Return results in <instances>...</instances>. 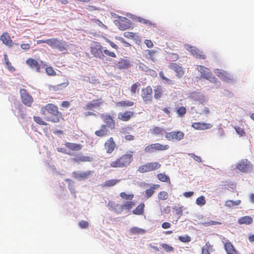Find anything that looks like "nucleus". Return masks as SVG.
Segmentation results:
<instances>
[{
  "label": "nucleus",
  "instance_id": "f257e3e1",
  "mask_svg": "<svg viewBox=\"0 0 254 254\" xmlns=\"http://www.w3.org/2000/svg\"><path fill=\"white\" fill-rule=\"evenodd\" d=\"M46 111L52 115V116L46 117L45 118L46 121L53 123H58L60 122V118L62 117V113L59 111L57 106L53 104L49 103L41 108L40 112L42 115H46Z\"/></svg>",
  "mask_w": 254,
  "mask_h": 254
},
{
  "label": "nucleus",
  "instance_id": "f03ea898",
  "mask_svg": "<svg viewBox=\"0 0 254 254\" xmlns=\"http://www.w3.org/2000/svg\"><path fill=\"white\" fill-rule=\"evenodd\" d=\"M133 159V152H127L126 154L117 158L115 160L111 161L110 163L109 167L110 168H127L132 162Z\"/></svg>",
  "mask_w": 254,
  "mask_h": 254
},
{
  "label": "nucleus",
  "instance_id": "7ed1b4c3",
  "mask_svg": "<svg viewBox=\"0 0 254 254\" xmlns=\"http://www.w3.org/2000/svg\"><path fill=\"white\" fill-rule=\"evenodd\" d=\"M49 46L52 49H57L60 52L66 51L67 50V44L66 42L63 40H59L58 38L49 39Z\"/></svg>",
  "mask_w": 254,
  "mask_h": 254
},
{
  "label": "nucleus",
  "instance_id": "20e7f679",
  "mask_svg": "<svg viewBox=\"0 0 254 254\" xmlns=\"http://www.w3.org/2000/svg\"><path fill=\"white\" fill-rule=\"evenodd\" d=\"M197 69L200 72V76L212 82H216L217 79L211 73L210 69L202 65H197Z\"/></svg>",
  "mask_w": 254,
  "mask_h": 254
},
{
  "label": "nucleus",
  "instance_id": "39448f33",
  "mask_svg": "<svg viewBox=\"0 0 254 254\" xmlns=\"http://www.w3.org/2000/svg\"><path fill=\"white\" fill-rule=\"evenodd\" d=\"M161 167V165L159 162H148L139 167L138 171L141 173H144L157 170L160 168Z\"/></svg>",
  "mask_w": 254,
  "mask_h": 254
},
{
  "label": "nucleus",
  "instance_id": "423d86ee",
  "mask_svg": "<svg viewBox=\"0 0 254 254\" xmlns=\"http://www.w3.org/2000/svg\"><path fill=\"white\" fill-rule=\"evenodd\" d=\"M169 148V145L168 144H162L159 143L151 144L147 145L144 148V151L146 153H152L154 151H164Z\"/></svg>",
  "mask_w": 254,
  "mask_h": 254
},
{
  "label": "nucleus",
  "instance_id": "0eeeda50",
  "mask_svg": "<svg viewBox=\"0 0 254 254\" xmlns=\"http://www.w3.org/2000/svg\"><path fill=\"white\" fill-rule=\"evenodd\" d=\"M152 89L150 86H147L141 89V97L145 104L152 102L153 100Z\"/></svg>",
  "mask_w": 254,
  "mask_h": 254
},
{
  "label": "nucleus",
  "instance_id": "6e6552de",
  "mask_svg": "<svg viewBox=\"0 0 254 254\" xmlns=\"http://www.w3.org/2000/svg\"><path fill=\"white\" fill-rule=\"evenodd\" d=\"M253 165L248 159H242L236 165V169L239 171L246 173L252 169Z\"/></svg>",
  "mask_w": 254,
  "mask_h": 254
},
{
  "label": "nucleus",
  "instance_id": "1a4fd4ad",
  "mask_svg": "<svg viewBox=\"0 0 254 254\" xmlns=\"http://www.w3.org/2000/svg\"><path fill=\"white\" fill-rule=\"evenodd\" d=\"M185 134L181 131H172L165 132V138L169 141H180L184 138Z\"/></svg>",
  "mask_w": 254,
  "mask_h": 254
},
{
  "label": "nucleus",
  "instance_id": "9d476101",
  "mask_svg": "<svg viewBox=\"0 0 254 254\" xmlns=\"http://www.w3.org/2000/svg\"><path fill=\"white\" fill-rule=\"evenodd\" d=\"M26 64L32 69H35L37 72H40L41 66H45L46 64L43 61H40L39 63L36 60L32 58H28L26 61Z\"/></svg>",
  "mask_w": 254,
  "mask_h": 254
},
{
  "label": "nucleus",
  "instance_id": "9b49d317",
  "mask_svg": "<svg viewBox=\"0 0 254 254\" xmlns=\"http://www.w3.org/2000/svg\"><path fill=\"white\" fill-rule=\"evenodd\" d=\"M20 94L22 103L28 107H31L34 100L33 97L28 93L26 89H20Z\"/></svg>",
  "mask_w": 254,
  "mask_h": 254
},
{
  "label": "nucleus",
  "instance_id": "f8f14e48",
  "mask_svg": "<svg viewBox=\"0 0 254 254\" xmlns=\"http://www.w3.org/2000/svg\"><path fill=\"white\" fill-rule=\"evenodd\" d=\"M90 52L96 58L102 59L104 57L103 47L99 43L94 42V45L90 47Z\"/></svg>",
  "mask_w": 254,
  "mask_h": 254
},
{
  "label": "nucleus",
  "instance_id": "ddd939ff",
  "mask_svg": "<svg viewBox=\"0 0 254 254\" xmlns=\"http://www.w3.org/2000/svg\"><path fill=\"white\" fill-rule=\"evenodd\" d=\"M214 73L222 80L225 82L233 81V77L230 74L221 69H215Z\"/></svg>",
  "mask_w": 254,
  "mask_h": 254
},
{
  "label": "nucleus",
  "instance_id": "4468645a",
  "mask_svg": "<svg viewBox=\"0 0 254 254\" xmlns=\"http://www.w3.org/2000/svg\"><path fill=\"white\" fill-rule=\"evenodd\" d=\"M185 48L195 58H197V59H203V60L206 58V56L203 53V52H200L196 47H193L189 44H186L185 45Z\"/></svg>",
  "mask_w": 254,
  "mask_h": 254
},
{
  "label": "nucleus",
  "instance_id": "2eb2a0df",
  "mask_svg": "<svg viewBox=\"0 0 254 254\" xmlns=\"http://www.w3.org/2000/svg\"><path fill=\"white\" fill-rule=\"evenodd\" d=\"M103 103V101L101 98L94 99L88 102L85 106L84 109L87 110L94 111L95 109L99 108Z\"/></svg>",
  "mask_w": 254,
  "mask_h": 254
},
{
  "label": "nucleus",
  "instance_id": "dca6fc26",
  "mask_svg": "<svg viewBox=\"0 0 254 254\" xmlns=\"http://www.w3.org/2000/svg\"><path fill=\"white\" fill-rule=\"evenodd\" d=\"M93 173V171L90 170L84 172L74 171L72 173V175L74 178L78 179L79 180H82L88 179L90 176L92 175Z\"/></svg>",
  "mask_w": 254,
  "mask_h": 254
},
{
  "label": "nucleus",
  "instance_id": "f3484780",
  "mask_svg": "<svg viewBox=\"0 0 254 254\" xmlns=\"http://www.w3.org/2000/svg\"><path fill=\"white\" fill-rule=\"evenodd\" d=\"M116 147V144L112 137L107 139L104 144L105 149L108 154L112 153L114 151Z\"/></svg>",
  "mask_w": 254,
  "mask_h": 254
},
{
  "label": "nucleus",
  "instance_id": "a211bd4d",
  "mask_svg": "<svg viewBox=\"0 0 254 254\" xmlns=\"http://www.w3.org/2000/svg\"><path fill=\"white\" fill-rule=\"evenodd\" d=\"M169 67L176 72V75L179 78H181L183 76L184 74V71L183 67L176 63H171L169 65Z\"/></svg>",
  "mask_w": 254,
  "mask_h": 254
},
{
  "label": "nucleus",
  "instance_id": "6ab92c4d",
  "mask_svg": "<svg viewBox=\"0 0 254 254\" xmlns=\"http://www.w3.org/2000/svg\"><path fill=\"white\" fill-rule=\"evenodd\" d=\"M134 113L130 111H126L123 113H120L118 114V118L119 120L124 121L127 122L131 118L133 117Z\"/></svg>",
  "mask_w": 254,
  "mask_h": 254
},
{
  "label": "nucleus",
  "instance_id": "aec40b11",
  "mask_svg": "<svg viewBox=\"0 0 254 254\" xmlns=\"http://www.w3.org/2000/svg\"><path fill=\"white\" fill-rule=\"evenodd\" d=\"M101 118L103 120L104 123H106L107 127L111 129L115 128V123L113 118L109 115H102Z\"/></svg>",
  "mask_w": 254,
  "mask_h": 254
},
{
  "label": "nucleus",
  "instance_id": "412c9836",
  "mask_svg": "<svg viewBox=\"0 0 254 254\" xmlns=\"http://www.w3.org/2000/svg\"><path fill=\"white\" fill-rule=\"evenodd\" d=\"M73 160L76 163L81 162H92L93 158L89 156H83L81 153H78L75 155Z\"/></svg>",
  "mask_w": 254,
  "mask_h": 254
},
{
  "label": "nucleus",
  "instance_id": "4be33fe9",
  "mask_svg": "<svg viewBox=\"0 0 254 254\" xmlns=\"http://www.w3.org/2000/svg\"><path fill=\"white\" fill-rule=\"evenodd\" d=\"M224 247L227 254H238L232 243L229 240L225 241Z\"/></svg>",
  "mask_w": 254,
  "mask_h": 254
},
{
  "label": "nucleus",
  "instance_id": "5701e85b",
  "mask_svg": "<svg viewBox=\"0 0 254 254\" xmlns=\"http://www.w3.org/2000/svg\"><path fill=\"white\" fill-rule=\"evenodd\" d=\"M105 125H102L100 129L95 131V134L99 137H104L109 134V130Z\"/></svg>",
  "mask_w": 254,
  "mask_h": 254
},
{
  "label": "nucleus",
  "instance_id": "b1692460",
  "mask_svg": "<svg viewBox=\"0 0 254 254\" xmlns=\"http://www.w3.org/2000/svg\"><path fill=\"white\" fill-rule=\"evenodd\" d=\"M212 125L208 123L196 122L192 124V127L195 129L204 130L211 128Z\"/></svg>",
  "mask_w": 254,
  "mask_h": 254
},
{
  "label": "nucleus",
  "instance_id": "393cba45",
  "mask_svg": "<svg viewBox=\"0 0 254 254\" xmlns=\"http://www.w3.org/2000/svg\"><path fill=\"white\" fill-rule=\"evenodd\" d=\"M130 66V61L127 59H121L116 64V67L120 69H127Z\"/></svg>",
  "mask_w": 254,
  "mask_h": 254
},
{
  "label": "nucleus",
  "instance_id": "a878e982",
  "mask_svg": "<svg viewBox=\"0 0 254 254\" xmlns=\"http://www.w3.org/2000/svg\"><path fill=\"white\" fill-rule=\"evenodd\" d=\"M158 51L157 50H146L145 51V56L147 59L155 62L158 55Z\"/></svg>",
  "mask_w": 254,
  "mask_h": 254
},
{
  "label": "nucleus",
  "instance_id": "bb28decb",
  "mask_svg": "<svg viewBox=\"0 0 254 254\" xmlns=\"http://www.w3.org/2000/svg\"><path fill=\"white\" fill-rule=\"evenodd\" d=\"M0 40L5 45L9 47H11L12 46L13 42L7 33H4L2 34L0 37Z\"/></svg>",
  "mask_w": 254,
  "mask_h": 254
},
{
  "label": "nucleus",
  "instance_id": "cd10ccee",
  "mask_svg": "<svg viewBox=\"0 0 254 254\" xmlns=\"http://www.w3.org/2000/svg\"><path fill=\"white\" fill-rule=\"evenodd\" d=\"M135 206V202L127 201L120 206V212L124 210L129 211Z\"/></svg>",
  "mask_w": 254,
  "mask_h": 254
},
{
  "label": "nucleus",
  "instance_id": "c85d7f7f",
  "mask_svg": "<svg viewBox=\"0 0 254 254\" xmlns=\"http://www.w3.org/2000/svg\"><path fill=\"white\" fill-rule=\"evenodd\" d=\"M65 146L69 149L72 151H79L82 148V145L80 144L66 142Z\"/></svg>",
  "mask_w": 254,
  "mask_h": 254
},
{
  "label": "nucleus",
  "instance_id": "c756f323",
  "mask_svg": "<svg viewBox=\"0 0 254 254\" xmlns=\"http://www.w3.org/2000/svg\"><path fill=\"white\" fill-rule=\"evenodd\" d=\"M253 222V219L250 216H245L240 217L238 221L239 224L250 225Z\"/></svg>",
  "mask_w": 254,
  "mask_h": 254
},
{
  "label": "nucleus",
  "instance_id": "7c9ffc66",
  "mask_svg": "<svg viewBox=\"0 0 254 254\" xmlns=\"http://www.w3.org/2000/svg\"><path fill=\"white\" fill-rule=\"evenodd\" d=\"M159 187V185H152L149 189L146 190L145 191L146 197L147 198L150 197L155 192V190L158 189Z\"/></svg>",
  "mask_w": 254,
  "mask_h": 254
},
{
  "label": "nucleus",
  "instance_id": "2f4dec72",
  "mask_svg": "<svg viewBox=\"0 0 254 254\" xmlns=\"http://www.w3.org/2000/svg\"><path fill=\"white\" fill-rule=\"evenodd\" d=\"M134 102L129 100L121 101L116 103L118 107H128L133 106Z\"/></svg>",
  "mask_w": 254,
  "mask_h": 254
},
{
  "label": "nucleus",
  "instance_id": "473e14b6",
  "mask_svg": "<svg viewBox=\"0 0 254 254\" xmlns=\"http://www.w3.org/2000/svg\"><path fill=\"white\" fill-rule=\"evenodd\" d=\"M154 97L155 99H159L163 95V91L162 87L160 85L157 86L154 90Z\"/></svg>",
  "mask_w": 254,
  "mask_h": 254
},
{
  "label": "nucleus",
  "instance_id": "72a5a7b5",
  "mask_svg": "<svg viewBox=\"0 0 254 254\" xmlns=\"http://www.w3.org/2000/svg\"><path fill=\"white\" fill-rule=\"evenodd\" d=\"M108 206L110 207V209L115 210L116 212H120L121 205L117 203L116 202L114 201H109L108 203Z\"/></svg>",
  "mask_w": 254,
  "mask_h": 254
},
{
  "label": "nucleus",
  "instance_id": "f704fd0d",
  "mask_svg": "<svg viewBox=\"0 0 254 254\" xmlns=\"http://www.w3.org/2000/svg\"><path fill=\"white\" fill-rule=\"evenodd\" d=\"M120 181V179H111L107 180L105 182L103 185H102V187L109 188L113 187L119 183Z\"/></svg>",
  "mask_w": 254,
  "mask_h": 254
},
{
  "label": "nucleus",
  "instance_id": "c9c22d12",
  "mask_svg": "<svg viewBox=\"0 0 254 254\" xmlns=\"http://www.w3.org/2000/svg\"><path fill=\"white\" fill-rule=\"evenodd\" d=\"M69 84V81L67 79L65 78L64 82L57 85L52 86L51 88L55 91L61 90L64 88L66 87Z\"/></svg>",
  "mask_w": 254,
  "mask_h": 254
},
{
  "label": "nucleus",
  "instance_id": "e433bc0d",
  "mask_svg": "<svg viewBox=\"0 0 254 254\" xmlns=\"http://www.w3.org/2000/svg\"><path fill=\"white\" fill-rule=\"evenodd\" d=\"M165 132H166L164 128L158 127H154L151 130V133L155 135H162Z\"/></svg>",
  "mask_w": 254,
  "mask_h": 254
},
{
  "label": "nucleus",
  "instance_id": "4c0bfd02",
  "mask_svg": "<svg viewBox=\"0 0 254 254\" xmlns=\"http://www.w3.org/2000/svg\"><path fill=\"white\" fill-rule=\"evenodd\" d=\"M144 204L141 203L133 210V214L138 215H142L144 212Z\"/></svg>",
  "mask_w": 254,
  "mask_h": 254
},
{
  "label": "nucleus",
  "instance_id": "58836bf2",
  "mask_svg": "<svg viewBox=\"0 0 254 254\" xmlns=\"http://www.w3.org/2000/svg\"><path fill=\"white\" fill-rule=\"evenodd\" d=\"M157 177L162 182L168 183L169 184L171 183L169 177L165 173H159L157 175Z\"/></svg>",
  "mask_w": 254,
  "mask_h": 254
},
{
  "label": "nucleus",
  "instance_id": "ea45409f",
  "mask_svg": "<svg viewBox=\"0 0 254 254\" xmlns=\"http://www.w3.org/2000/svg\"><path fill=\"white\" fill-rule=\"evenodd\" d=\"M140 86V84L138 82L134 83L131 86L130 92L132 95L136 94L138 93Z\"/></svg>",
  "mask_w": 254,
  "mask_h": 254
},
{
  "label": "nucleus",
  "instance_id": "a19ab883",
  "mask_svg": "<svg viewBox=\"0 0 254 254\" xmlns=\"http://www.w3.org/2000/svg\"><path fill=\"white\" fill-rule=\"evenodd\" d=\"M120 195L122 199L128 201L132 200L134 197L133 193L127 194L126 192H121Z\"/></svg>",
  "mask_w": 254,
  "mask_h": 254
},
{
  "label": "nucleus",
  "instance_id": "79ce46f5",
  "mask_svg": "<svg viewBox=\"0 0 254 254\" xmlns=\"http://www.w3.org/2000/svg\"><path fill=\"white\" fill-rule=\"evenodd\" d=\"M130 232L133 234H143L145 233V231L143 229L133 227L130 229Z\"/></svg>",
  "mask_w": 254,
  "mask_h": 254
},
{
  "label": "nucleus",
  "instance_id": "37998d69",
  "mask_svg": "<svg viewBox=\"0 0 254 254\" xmlns=\"http://www.w3.org/2000/svg\"><path fill=\"white\" fill-rule=\"evenodd\" d=\"M124 36L127 38L137 39L139 36L137 34L131 32H125L124 33Z\"/></svg>",
  "mask_w": 254,
  "mask_h": 254
},
{
  "label": "nucleus",
  "instance_id": "c03bdc74",
  "mask_svg": "<svg viewBox=\"0 0 254 254\" xmlns=\"http://www.w3.org/2000/svg\"><path fill=\"white\" fill-rule=\"evenodd\" d=\"M159 76L161 79L164 81V83L168 84H174V81L168 78H167L165 75L163 71H160L159 72Z\"/></svg>",
  "mask_w": 254,
  "mask_h": 254
},
{
  "label": "nucleus",
  "instance_id": "a18cd8bd",
  "mask_svg": "<svg viewBox=\"0 0 254 254\" xmlns=\"http://www.w3.org/2000/svg\"><path fill=\"white\" fill-rule=\"evenodd\" d=\"M169 197L168 193L165 191H161L158 193V198L159 200H164L168 199Z\"/></svg>",
  "mask_w": 254,
  "mask_h": 254
},
{
  "label": "nucleus",
  "instance_id": "49530a36",
  "mask_svg": "<svg viewBox=\"0 0 254 254\" xmlns=\"http://www.w3.org/2000/svg\"><path fill=\"white\" fill-rule=\"evenodd\" d=\"M136 20L137 21L140 22V23H143V24H148V25H154L151 21H150V20H148V19H144V18H143L141 17H138L136 18Z\"/></svg>",
  "mask_w": 254,
  "mask_h": 254
},
{
  "label": "nucleus",
  "instance_id": "de8ad7c7",
  "mask_svg": "<svg viewBox=\"0 0 254 254\" xmlns=\"http://www.w3.org/2000/svg\"><path fill=\"white\" fill-rule=\"evenodd\" d=\"M206 203V200L205 199V197L203 195H201L198 198H197L196 200V203L200 206L204 205Z\"/></svg>",
  "mask_w": 254,
  "mask_h": 254
},
{
  "label": "nucleus",
  "instance_id": "09e8293b",
  "mask_svg": "<svg viewBox=\"0 0 254 254\" xmlns=\"http://www.w3.org/2000/svg\"><path fill=\"white\" fill-rule=\"evenodd\" d=\"M241 203V200L233 201L228 200L226 202V205L228 207H231L235 205H238Z\"/></svg>",
  "mask_w": 254,
  "mask_h": 254
},
{
  "label": "nucleus",
  "instance_id": "8fccbe9b",
  "mask_svg": "<svg viewBox=\"0 0 254 254\" xmlns=\"http://www.w3.org/2000/svg\"><path fill=\"white\" fill-rule=\"evenodd\" d=\"M186 112L187 109L184 106L180 107L177 110V114L181 117H183L186 114Z\"/></svg>",
  "mask_w": 254,
  "mask_h": 254
},
{
  "label": "nucleus",
  "instance_id": "3c124183",
  "mask_svg": "<svg viewBox=\"0 0 254 254\" xmlns=\"http://www.w3.org/2000/svg\"><path fill=\"white\" fill-rule=\"evenodd\" d=\"M46 72L48 75L55 76L57 74L56 72L51 66L47 67L46 68Z\"/></svg>",
  "mask_w": 254,
  "mask_h": 254
},
{
  "label": "nucleus",
  "instance_id": "603ef678",
  "mask_svg": "<svg viewBox=\"0 0 254 254\" xmlns=\"http://www.w3.org/2000/svg\"><path fill=\"white\" fill-rule=\"evenodd\" d=\"M34 121L38 124L40 125H44L46 126L47 124V123L44 122L41 117L38 116H34Z\"/></svg>",
  "mask_w": 254,
  "mask_h": 254
},
{
  "label": "nucleus",
  "instance_id": "864d4df0",
  "mask_svg": "<svg viewBox=\"0 0 254 254\" xmlns=\"http://www.w3.org/2000/svg\"><path fill=\"white\" fill-rule=\"evenodd\" d=\"M161 247L167 252H173L174 250V249L173 247L167 244H162L161 245Z\"/></svg>",
  "mask_w": 254,
  "mask_h": 254
},
{
  "label": "nucleus",
  "instance_id": "5fc2aeb1",
  "mask_svg": "<svg viewBox=\"0 0 254 254\" xmlns=\"http://www.w3.org/2000/svg\"><path fill=\"white\" fill-rule=\"evenodd\" d=\"M179 240L182 242L188 243L190 241L191 238L188 235L180 236L179 237Z\"/></svg>",
  "mask_w": 254,
  "mask_h": 254
},
{
  "label": "nucleus",
  "instance_id": "6e6d98bb",
  "mask_svg": "<svg viewBox=\"0 0 254 254\" xmlns=\"http://www.w3.org/2000/svg\"><path fill=\"white\" fill-rule=\"evenodd\" d=\"M234 128L237 132V133L240 136H243L245 135V132L244 129L243 128L240 127H235Z\"/></svg>",
  "mask_w": 254,
  "mask_h": 254
},
{
  "label": "nucleus",
  "instance_id": "4d7b16f0",
  "mask_svg": "<svg viewBox=\"0 0 254 254\" xmlns=\"http://www.w3.org/2000/svg\"><path fill=\"white\" fill-rule=\"evenodd\" d=\"M92 21L97 24L99 26L102 27L105 29H107L108 27L106 25L104 24L99 19H92Z\"/></svg>",
  "mask_w": 254,
  "mask_h": 254
},
{
  "label": "nucleus",
  "instance_id": "13d9d810",
  "mask_svg": "<svg viewBox=\"0 0 254 254\" xmlns=\"http://www.w3.org/2000/svg\"><path fill=\"white\" fill-rule=\"evenodd\" d=\"M103 53H104L106 55L112 57V58H116V55L115 53L113 52H110L109 50L105 49L103 50Z\"/></svg>",
  "mask_w": 254,
  "mask_h": 254
},
{
  "label": "nucleus",
  "instance_id": "bf43d9fd",
  "mask_svg": "<svg viewBox=\"0 0 254 254\" xmlns=\"http://www.w3.org/2000/svg\"><path fill=\"white\" fill-rule=\"evenodd\" d=\"M79 225L80 228L85 229L88 227L89 224L87 221L82 220L79 222Z\"/></svg>",
  "mask_w": 254,
  "mask_h": 254
},
{
  "label": "nucleus",
  "instance_id": "052dcab7",
  "mask_svg": "<svg viewBox=\"0 0 254 254\" xmlns=\"http://www.w3.org/2000/svg\"><path fill=\"white\" fill-rule=\"evenodd\" d=\"M175 210V214L179 216H181L183 214V206L174 208Z\"/></svg>",
  "mask_w": 254,
  "mask_h": 254
},
{
  "label": "nucleus",
  "instance_id": "680f3d73",
  "mask_svg": "<svg viewBox=\"0 0 254 254\" xmlns=\"http://www.w3.org/2000/svg\"><path fill=\"white\" fill-rule=\"evenodd\" d=\"M138 68L140 70L143 71H147L148 70V67L143 63H140L138 65Z\"/></svg>",
  "mask_w": 254,
  "mask_h": 254
},
{
  "label": "nucleus",
  "instance_id": "e2e57ef3",
  "mask_svg": "<svg viewBox=\"0 0 254 254\" xmlns=\"http://www.w3.org/2000/svg\"><path fill=\"white\" fill-rule=\"evenodd\" d=\"M189 155L192 157L195 161L198 162H201V158L200 156L195 155L194 153H189Z\"/></svg>",
  "mask_w": 254,
  "mask_h": 254
},
{
  "label": "nucleus",
  "instance_id": "0e129e2a",
  "mask_svg": "<svg viewBox=\"0 0 254 254\" xmlns=\"http://www.w3.org/2000/svg\"><path fill=\"white\" fill-rule=\"evenodd\" d=\"M169 57L173 61H176L179 58V55L175 53H171Z\"/></svg>",
  "mask_w": 254,
  "mask_h": 254
},
{
  "label": "nucleus",
  "instance_id": "69168bd1",
  "mask_svg": "<svg viewBox=\"0 0 254 254\" xmlns=\"http://www.w3.org/2000/svg\"><path fill=\"white\" fill-rule=\"evenodd\" d=\"M5 64L7 66V68L10 71H15V68L12 65L11 63L9 61L8 63H7Z\"/></svg>",
  "mask_w": 254,
  "mask_h": 254
},
{
  "label": "nucleus",
  "instance_id": "338daca9",
  "mask_svg": "<svg viewBox=\"0 0 254 254\" xmlns=\"http://www.w3.org/2000/svg\"><path fill=\"white\" fill-rule=\"evenodd\" d=\"M144 43L149 48H151L153 46V44L150 40H145Z\"/></svg>",
  "mask_w": 254,
  "mask_h": 254
},
{
  "label": "nucleus",
  "instance_id": "774afa93",
  "mask_svg": "<svg viewBox=\"0 0 254 254\" xmlns=\"http://www.w3.org/2000/svg\"><path fill=\"white\" fill-rule=\"evenodd\" d=\"M203 247L205 248L206 249H208L210 252H212L213 251V246L210 244L209 242H206Z\"/></svg>",
  "mask_w": 254,
  "mask_h": 254
}]
</instances>
